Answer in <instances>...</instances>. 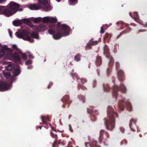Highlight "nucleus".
<instances>
[{
  "label": "nucleus",
  "instance_id": "nucleus-53",
  "mask_svg": "<svg viewBox=\"0 0 147 147\" xmlns=\"http://www.w3.org/2000/svg\"><path fill=\"white\" fill-rule=\"evenodd\" d=\"M52 25H53V26H54V24H52Z\"/></svg>",
  "mask_w": 147,
  "mask_h": 147
},
{
  "label": "nucleus",
  "instance_id": "nucleus-50",
  "mask_svg": "<svg viewBox=\"0 0 147 147\" xmlns=\"http://www.w3.org/2000/svg\"><path fill=\"white\" fill-rule=\"evenodd\" d=\"M59 122H60V124H61V120H59Z\"/></svg>",
  "mask_w": 147,
  "mask_h": 147
},
{
  "label": "nucleus",
  "instance_id": "nucleus-22",
  "mask_svg": "<svg viewBox=\"0 0 147 147\" xmlns=\"http://www.w3.org/2000/svg\"><path fill=\"white\" fill-rule=\"evenodd\" d=\"M75 60L76 61H79L80 60V57L79 55H77L74 57Z\"/></svg>",
  "mask_w": 147,
  "mask_h": 147
},
{
  "label": "nucleus",
  "instance_id": "nucleus-37",
  "mask_svg": "<svg viewBox=\"0 0 147 147\" xmlns=\"http://www.w3.org/2000/svg\"><path fill=\"white\" fill-rule=\"evenodd\" d=\"M119 65V63L117 62L116 63V67H118Z\"/></svg>",
  "mask_w": 147,
  "mask_h": 147
},
{
  "label": "nucleus",
  "instance_id": "nucleus-3",
  "mask_svg": "<svg viewBox=\"0 0 147 147\" xmlns=\"http://www.w3.org/2000/svg\"><path fill=\"white\" fill-rule=\"evenodd\" d=\"M107 117L104 119L105 123L107 129L111 130L115 126V117L117 116L114 109L108 106L107 110Z\"/></svg>",
  "mask_w": 147,
  "mask_h": 147
},
{
  "label": "nucleus",
  "instance_id": "nucleus-32",
  "mask_svg": "<svg viewBox=\"0 0 147 147\" xmlns=\"http://www.w3.org/2000/svg\"><path fill=\"white\" fill-rule=\"evenodd\" d=\"M120 130L122 132H123L124 131V129L123 127H121Z\"/></svg>",
  "mask_w": 147,
  "mask_h": 147
},
{
  "label": "nucleus",
  "instance_id": "nucleus-28",
  "mask_svg": "<svg viewBox=\"0 0 147 147\" xmlns=\"http://www.w3.org/2000/svg\"><path fill=\"white\" fill-rule=\"evenodd\" d=\"M8 31L9 33V34L10 36L11 37V38L12 37V32L10 30V29H8Z\"/></svg>",
  "mask_w": 147,
  "mask_h": 147
},
{
  "label": "nucleus",
  "instance_id": "nucleus-42",
  "mask_svg": "<svg viewBox=\"0 0 147 147\" xmlns=\"http://www.w3.org/2000/svg\"><path fill=\"white\" fill-rule=\"evenodd\" d=\"M28 69H31L32 68V66H29V67H28Z\"/></svg>",
  "mask_w": 147,
  "mask_h": 147
},
{
  "label": "nucleus",
  "instance_id": "nucleus-41",
  "mask_svg": "<svg viewBox=\"0 0 147 147\" xmlns=\"http://www.w3.org/2000/svg\"><path fill=\"white\" fill-rule=\"evenodd\" d=\"M69 130L70 131H71V132H72V129H71V127H70V125H69Z\"/></svg>",
  "mask_w": 147,
  "mask_h": 147
},
{
  "label": "nucleus",
  "instance_id": "nucleus-5",
  "mask_svg": "<svg viewBox=\"0 0 147 147\" xmlns=\"http://www.w3.org/2000/svg\"><path fill=\"white\" fill-rule=\"evenodd\" d=\"M19 6V5L14 2H10L8 5L6 6L5 11V16H9L14 14L17 11Z\"/></svg>",
  "mask_w": 147,
  "mask_h": 147
},
{
  "label": "nucleus",
  "instance_id": "nucleus-15",
  "mask_svg": "<svg viewBox=\"0 0 147 147\" xmlns=\"http://www.w3.org/2000/svg\"><path fill=\"white\" fill-rule=\"evenodd\" d=\"M6 9V6L2 5L0 6V14H4L5 15V11Z\"/></svg>",
  "mask_w": 147,
  "mask_h": 147
},
{
  "label": "nucleus",
  "instance_id": "nucleus-2",
  "mask_svg": "<svg viewBox=\"0 0 147 147\" xmlns=\"http://www.w3.org/2000/svg\"><path fill=\"white\" fill-rule=\"evenodd\" d=\"M12 51L7 45H1L0 43V58L4 57L14 61H19L20 59L16 53L13 54Z\"/></svg>",
  "mask_w": 147,
  "mask_h": 147
},
{
  "label": "nucleus",
  "instance_id": "nucleus-24",
  "mask_svg": "<svg viewBox=\"0 0 147 147\" xmlns=\"http://www.w3.org/2000/svg\"><path fill=\"white\" fill-rule=\"evenodd\" d=\"M118 87L117 86H115L114 87V92L113 93V94L114 96H116V90L118 88Z\"/></svg>",
  "mask_w": 147,
  "mask_h": 147
},
{
  "label": "nucleus",
  "instance_id": "nucleus-38",
  "mask_svg": "<svg viewBox=\"0 0 147 147\" xmlns=\"http://www.w3.org/2000/svg\"><path fill=\"white\" fill-rule=\"evenodd\" d=\"M119 107L120 108V109L121 110H122V107H121V104H119Z\"/></svg>",
  "mask_w": 147,
  "mask_h": 147
},
{
  "label": "nucleus",
  "instance_id": "nucleus-14",
  "mask_svg": "<svg viewBox=\"0 0 147 147\" xmlns=\"http://www.w3.org/2000/svg\"><path fill=\"white\" fill-rule=\"evenodd\" d=\"M22 21L21 20H16L13 21V25L15 26H19L20 25L22 24Z\"/></svg>",
  "mask_w": 147,
  "mask_h": 147
},
{
  "label": "nucleus",
  "instance_id": "nucleus-52",
  "mask_svg": "<svg viewBox=\"0 0 147 147\" xmlns=\"http://www.w3.org/2000/svg\"><path fill=\"white\" fill-rule=\"evenodd\" d=\"M48 88H50V87H49V86H48Z\"/></svg>",
  "mask_w": 147,
  "mask_h": 147
},
{
  "label": "nucleus",
  "instance_id": "nucleus-9",
  "mask_svg": "<svg viewBox=\"0 0 147 147\" xmlns=\"http://www.w3.org/2000/svg\"><path fill=\"white\" fill-rule=\"evenodd\" d=\"M129 15L131 17L134 19L135 21L137 22L138 23L140 24V25H142L144 27H147V22L146 24H143L141 20H140L138 18V16L137 12H134L133 14V16H132L131 13H129Z\"/></svg>",
  "mask_w": 147,
  "mask_h": 147
},
{
  "label": "nucleus",
  "instance_id": "nucleus-26",
  "mask_svg": "<svg viewBox=\"0 0 147 147\" xmlns=\"http://www.w3.org/2000/svg\"><path fill=\"white\" fill-rule=\"evenodd\" d=\"M32 61L30 60H28L26 61V65H29L30 64L32 63Z\"/></svg>",
  "mask_w": 147,
  "mask_h": 147
},
{
  "label": "nucleus",
  "instance_id": "nucleus-36",
  "mask_svg": "<svg viewBox=\"0 0 147 147\" xmlns=\"http://www.w3.org/2000/svg\"><path fill=\"white\" fill-rule=\"evenodd\" d=\"M145 31L144 30L140 29L138 30V32H144Z\"/></svg>",
  "mask_w": 147,
  "mask_h": 147
},
{
  "label": "nucleus",
  "instance_id": "nucleus-45",
  "mask_svg": "<svg viewBox=\"0 0 147 147\" xmlns=\"http://www.w3.org/2000/svg\"><path fill=\"white\" fill-rule=\"evenodd\" d=\"M94 43V44H97V42H95Z\"/></svg>",
  "mask_w": 147,
  "mask_h": 147
},
{
  "label": "nucleus",
  "instance_id": "nucleus-30",
  "mask_svg": "<svg viewBox=\"0 0 147 147\" xmlns=\"http://www.w3.org/2000/svg\"><path fill=\"white\" fill-rule=\"evenodd\" d=\"M6 0H0V4H2L6 1Z\"/></svg>",
  "mask_w": 147,
  "mask_h": 147
},
{
  "label": "nucleus",
  "instance_id": "nucleus-29",
  "mask_svg": "<svg viewBox=\"0 0 147 147\" xmlns=\"http://www.w3.org/2000/svg\"><path fill=\"white\" fill-rule=\"evenodd\" d=\"M103 27H101L100 33L101 34H103L104 32V31H103Z\"/></svg>",
  "mask_w": 147,
  "mask_h": 147
},
{
  "label": "nucleus",
  "instance_id": "nucleus-47",
  "mask_svg": "<svg viewBox=\"0 0 147 147\" xmlns=\"http://www.w3.org/2000/svg\"><path fill=\"white\" fill-rule=\"evenodd\" d=\"M58 2H59L61 0H56Z\"/></svg>",
  "mask_w": 147,
  "mask_h": 147
},
{
  "label": "nucleus",
  "instance_id": "nucleus-27",
  "mask_svg": "<svg viewBox=\"0 0 147 147\" xmlns=\"http://www.w3.org/2000/svg\"><path fill=\"white\" fill-rule=\"evenodd\" d=\"M127 106L128 107H129L130 109V110H131L132 108V107L131 104L129 102H128L127 103Z\"/></svg>",
  "mask_w": 147,
  "mask_h": 147
},
{
  "label": "nucleus",
  "instance_id": "nucleus-25",
  "mask_svg": "<svg viewBox=\"0 0 147 147\" xmlns=\"http://www.w3.org/2000/svg\"><path fill=\"white\" fill-rule=\"evenodd\" d=\"M123 74V72L121 70H119L118 73V75L119 76H121Z\"/></svg>",
  "mask_w": 147,
  "mask_h": 147
},
{
  "label": "nucleus",
  "instance_id": "nucleus-6",
  "mask_svg": "<svg viewBox=\"0 0 147 147\" xmlns=\"http://www.w3.org/2000/svg\"><path fill=\"white\" fill-rule=\"evenodd\" d=\"M11 47L13 49H11L12 50V53L13 54L16 53L19 57L20 59V61H15V62L21 63L22 61V60L25 61L27 59V57L25 53H21V50L16 45H12Z\"/></svg>",
  "mask_w": 147,
  "mask_h": 147
},
{
  "label": "nucleus",
  "instance_id": "nucleus-19",
  "mask_svg": "<svg viewBox=\"0 0 147 147\" xmlns=\"http://www.w3.org/2000/svg\"><path fill=\"white\" fill-rule=\"evenodd\" d=\"M32 20L34 21V23H36L41 21L42 20V19L41 18L38 17L34 18V19H33V18H31V20Z\"/></svg>",
  "mask_w": 147,
  "mask_h": 147
},
{
  "label": "nucleus",
  "instance_id": "nucleus-10",
  "mask_svg": "<svg viewBox=\"0 0 147 147\" xmlns=\"http://www.w3.org/2000/svg\"><path fill=\"white\" fill-rule=\"evenodd\" d=\"M11 85L7 83L2 81L0 82V91L6 90L11 88Z\"/></svg>",
  "mask_w": 147,
  "mask_h": 147
},
{
  "label": "nucleus",
  "instance_id": "nucleus-51",
  "mask_svg": "<svg viewBox=\"0 0 147 147\" xmlns=\"http://www.w3.org/2000/svg\"><path fill=\"white\" fill-rule=\"evenodd\" d=\"M41 126H40L39 127V128L41 129Z\"/></svg>",
  "mask_w": 147,
  "mask_h": 147
},
{
  "label": "nucleus",
  "instance_id": "nucleus-39",
  "mask_svg": "<svg viewBox=\"0 0 147 147\" xmlns=\"http://www.w3.org/2000/svg\"><path fill=\"white\" fill-rule=\"evenodd\" d=\"M82 89L83 90H85L86 89V88L85 87H82Z\"/></svg>",
  "mask_w": 147,
  "mask_h": 147
},
{
  "label": "nucleus",
  "instance_id": "nucleus-49",
  "mask_svg": "<svg viewBox=\"0 0 147 147\" xmlns=\"http://www.w3.org/2000/svg\"><path fill=\"white\" fill-rule=\"evenodd\" d=\"M110 59H111V60H110L111 61H112V59L110 57Z\"/></svg>",
  "mask_w": 147,
  "mask_h": 147
},
{
  "label": "nucleus",
  "instance_id": "nucleus-7",
  "mask_svg": "<svg viewBox=\"0 0 147 147\" xmlns=\"http://www.w3.org/2000/svg\"><path fill=\"white\" fill-rule=\"evenodd\" d=\"M14 68L13 74L15 76L19 75L20 73V70L19 67L16 65L15 66L11 63H8V65L5 66L6 69L8 71H10Z\"/></svg>",
  "mask_w": 147,
  "mask_h": 147
},
{
  "label": "nucleus",
  "instance_id": "nucleus-48",
  "mask_svg": "<svg viewBox=\"0 0 147 147\" xmlns=\"http://www.w3.org/2000/svg\"><path fill=\"white\" fill-rule=\"evenodd\" d=\"M61 144L62 145H64V144H64V143H61Z\"/></svg>",
  "mask_w": 147,
  "mask_h": 147
},
{
  "label": "nucleus",
  "instance_id": "nucleus-35",
  "mask_svg": "<svg viewBox=\"0 0 147 147\" xmlns=\"http://www.w3.org/2000/svg\"><path fill=\"white\" fill-rule=\"evenodd\" d=\"M88 145H89V146L90 145V144L88 143H86L85 144V146L86 147H87V146H88Z\"/></svg>",
  "mask_w": 147,
  "mask_h": 147
},
{
  "label": "nucleus",
  "instance_id": "nucleus-44",
  "mask_svg": "<svg viewBox=\"0 0 147 147\" xmlns=\"http://www.w3.org/2000/svg\"><path fill=\"white\" fill-rule=\"evenodd\" d=\"M137 131L138 132H139V131H140V130H139V129H138V128H137Z\"/></svg>",
  "mask_w": 147,
  "mask_h": 147
},
{
  "label": "nucleus",
  "instance_id": "nucleus-18",
  "mask_svg": "<svg viewBox=\"0 0 147 147\" xmlns=\"http://www.w3.org/2000/svg\"><path fill=\"white\" fill-rule=\"evenodd\" d=\"M31 20V18H28L24 19L21 20L22 21V23H24L26 24H28L30 22Z\"/></svg>",
  "mask_w": 147,
  "mask_h": 147
},
{
  "label": "nucleus",
  "instance_id": "nucleus-21",
  "mask_svg": "<svg viewBox=\"0 0 147 147\" xmlns=\"http://www.w3.org/2000/svg\"><path fill=\"white\" fill-rule=\"evenodd\" d=\"M101 62V59L100 57H98L96 59V63L97 65H100Z\"/></svg>",
  "mask_w": 147,
  "mask_h": 147
},
{
  "label": "nucleus",
  "instance_id": "nucleus-40",
  "mask_svg": "<svg viewBox=\"0 0 147 147\" xmlns=\"http://www.w3.org/2000/svg\"><path fill=\"white\" fill-rule=\"evenodd\" d=\"M130 25H133V26H135V24H134V23H131L130 24Z\"/></svg>",
  "mask_w": 147,
  "mask_h": 147
},
{
  "label": "nucleus",
  "instance_id": "nucleus-8",
  "mask_svg": "<svg viewBox=\"0 0 147 147\" xmlns=\"http://www.w3.org/2000/svg\"><path fill=\"white\" fill-rule=\"evenodd\" d=\"M49 0H38V4L45 10L48 11L52 9L51 6L49 4Z\"/></svg>",
  "mask_w": 147,
  "mask_h": 147
},
{
  "label": "nucleus",
  "instance_id": "nucleus-23",
  "mask_svg": "<svg viewBox=\"0 0 147 147\" xmlns=\"http://www.w3.org/2000/svg\"><path fill=\"white\" fill-rule=\"evenodd\" d=\"M119 88L123 92H124L125 90V88L123 85L121 86Z\"/></svg>",
  "mask_w": 147,
  "mask_h": 147
},
{
  "label": "nucleus",
  "instance_id": "nucleus-43",
  "mask_svg": "<svg viewBox=\"0 0 147 147\" xmlns=\"http://www.w3.org/2000/svg\"><path fill=\"white\" fill-rule=\"evenodd\" d=\"M42 121L43 122H44V118H42Z\"/></svg>",
  "mask_w": 147,
  "mask_h": 147
},
{
  "label": "nucleus",
  "instance_id": "nucleus-4",
  "mask_svg": "<svg viewBox=\"0 0 147 147\" xmlns=\"http://www.w3.org/2000/svg\"><path fill=\"white\" fill-rule=\"evenodd\" d=\"M69 27L65 24L60 25L58 27L57 31L55 32L53 28L49 30V33L53 35V38L56 40L60 39L62 36H66L69 34Z\"/></svg>",
  "mask_w": 147,
  "mask_h": 147
},
{
  "label": "nucleus",
  "instance_id": "nucleus-13",
  "mask_svg": "<svg viewBox=\"0 0 147 147\" xmlns=\"http://www.w3.org/2000/svg\"><path fill=\"white\" fill-rule=\"evenodd\" d=\"M136 120L134 119H131L130 121L129 125L131 129L133 131L135 130L134 129V128L136 127Z\"/></svg>",
  "mask_w": 147,
  "mask_h": 147
},
{
  "label": "nucleus",
  "instance_id": "nucleus-33",
  "mask_svg": "<svg viewBox=\"0 0 147 147\" xmlns=\"http://www.w3.org/2000/svg\"><path fill=\"white\" fill-rule=\"evenodd\" d=\"M51 136H53L54 137H57V135H56L54 134L53 133H52V132L51 133Z\"/></svg>",
  "mask_w": 147,
  "mask_h": 147
},
{
  "label": "nucleus",
  "instance_id": "nucleus-20",
  "mask_svg": "<svg viewBox=\"0 0 147 147\" xmlns=\"http://www.w3.org/2000/svg\"><path fill=\"white\" fill-rule=\"evenodd\" d=\"M78 0H69V2L71 5H74L77 2Z\"/></svg>",
  "mask_w": 147,
  "mask_h": 147
},
{
  "label": "nucleus",
  "instance_id": "nucleus-34",
  "mask_svg": "<svg viewBox=\"0 0 147 147\" xmlns=\"http://www.w3.org/2000/svg\"><path fill=\"white\" fill-rule=\"evenodd\" d=\"M29 57L30 58H34L32 54H30L29 56Z\"/></svg>",
  "mask_w": 147,
  "mask_h": 147
},
{
  "label": "nucleus",
  "instance_id": "nucleus-16",
  "mask_svg": "<svg viewBox=\"0 0 147 147\" xmlns=\"http://www.w3.org/2000/svg\"><path fill=\"white\" fill-rule=\"evenodd\" d=\"M104 53L106 55L107 57H109V50L108 49L106 45H105L104 47Z\"/></svg>",
  "mask_w": 147,
  "mask_h": 147
},
{
  "label": "nucleus",
  "instance_id": "nucleus-46",
  "mask_svg": "<svg viewBox=\"0 0 147 147\" xmlns=\"http://www.w3.org/2000/svg\"><path fill=\"white\" fill-rule=\"evenodd\" d=\"M52 146H53V147H54L55 145H54V143H53V144Z\"/></svg>",
  "mask_w": 147,
  "mask_h": 147
},
{
  "label": "nucleus",
  "instance_id": "nucleus-31",
  "mask_svg": "<svg viewBox=\"0 0 147 147\" xmlns=\"http://www.w3.org/2000/svg\"><path fill=\"white\" fill-rule=\"evenodd\" d=\"M81 82L82 83H84V82H86V80L85 79H82L81 80Z\"/></svg>",
  "mask_w": 147,
  "mask_h": 147
},
{
  "label": "nucleus",
  "instance_id": "nucleus-1",
  "mask_svg": "<svg viewBox=\"0 0 147 147\" xmlns=\"http://www.w3.org/2000/svg\"><path fill=\"white\" fill-rule=\"evenodd\" d=\"M32 28L35 30V31L31 33V35L32 38L29 36L30 32L28 30H23L21 31H19L15 33V35L18 38H22L30 42H32L34 41V40L32 38H38V36L37 33V31H43L46 30L45 27L44 25H42L38 27L33 26Z\"/></svg>",
  "mask_w": 147,
  "mask_h": 147
},
{
  "label": "nucleus",
  "instance_id": "nucleus-12",
  "mask_svg": "<svg viewBox=\"0 0 147 147\" xmlns=\"http://www.w3.org/2000/svg\"><path fill=\"white\" fill-rule=\"evenodd\" d=\"M28 8L31 10H38L42 8L38 4H30Z\"/></svg>",
  "mask_w": 147,
  "mask_h": 147
},
{
  "label": "nucleus",
  "instance_id": "nucleus-17",
  "mask_svg": "<svg viewBox=\"0 0 147 147\" xmlns=\"http://www.w3.org/2000/svg\"><path fill=\"white\" fill-rule=\"evenodd\" d=\"M3 73L4 76L7 79L10 78L11 76L9 72H4Z\"/></svg>",
  "mask_w": 147,
  "mask_h": 147
},
{
  "label": "nucleus",
  "instance_id": "nucleus-11",
  "mask_svg": "<svg viewBox=\"0 0 147 147\" xmlns=\"http://www.w3.org/2000/svg\"><path fill=\"white\" fill-rule=\"evenodd\" d=\"M44 22H50L51 23H55L57 21V19L55 18L50 17H47L44 18L42 19Z\"/></svg>",
  "mask_w": 147,
  "mask_h": 147
}]
</instances>
